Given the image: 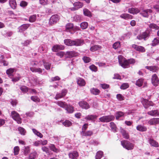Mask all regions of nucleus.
Listing matches in <instances>:
<instances>
[{"label":"nucleus","mask_w":159,"mask_h":159,"mask_svg":"<svg viewBox=\"0 0 159 159\" xmlns=\"http://www.w3.org/2000/svg\"><path fill=\"white\" fill-rule=\"evenodd\" d=\"M65 44L70 46H80L84 44V41L81 39H76L74 40L67 39L64 40Z\"/></svg>","instance_id":"f257e3e1"},{"label":"nucleus","mask_w":159,"mask_h":159,"mask_svg":"<svg viewBox=\"0 0 159 159\" xmlns=\"http://www.w3.org/2000/svg\"><path fill=\"white\" fill-rule=\"evenodd\" d=\"M118 58L120 65L123 68L127 67L129 66L128 60H125L122 55L119 56Z\"/></svg>","instance_id":"f03ea898"},{"label":"nucleus","mask_w":159,"mask_h":159,"mask_svg":"<svg viewBox=\"0 0 159 159\" xmlns=\"http://www.w3.org/2000/svg\"><path fill=\"white\" fill-rule=\"evenodd\" d=\"M121 143L123 148L128 150H132L134 147L133 144L126 140L122 141L121 142Z\"/></svg>","instance_id":"7ed1b4c3"},{"label":"nucleus","mask_w":159,"mask_h":159,"mask_svg":"<svg viewBox=\"0 0 159 159\" xmlns=\"http://www.w3.org/2000/svg\"><path fill=\"white\" fill-rule=\"evenodd\" d=\"M11 116L13 120L16 121L18 123L20 124L21 123V119L20 117L19 114L16 111H11Z\"/></svg>","instance_id":"20e7f679"},{"label":"nucleus","mask_w":159,"mask_h":159,"mask_svg":"<svg viewBox=\"0 0 159 159\" xmlns=\"http://www.w3.org/2000/svg\"><path fill=\"white\" fill-rule=\"evenodd\" d=\"M114 116L110 115L103 116L99 118L100 121L102 122H108L114 119Z\"/></svg>","instance_id":"39448f33"},{"label":"nucleus","mask_w":159,"mask_h":159,"mask_svg":"<svg viewBox=\"0 0 159 159\" xmlns=\"http://www.w3.org/2000/svg\"><path fill=\"white\" fill-rule=\"evenodd\" d=\"M149 34L150 33L149 31H146L138 35L137 38L139 40L144 39V40H145L148 37Z\"/></svg>","instance_id":"423d86ee"},{"label":"nucleus","mask_w":159,"mask_h":159,"mask_svg":"<svg viewBox=\"0 0 159 159\" xmlns=\"http://www.w3.org/2000/svg\"><path fill=\"white\" fill-rule=\"evenodd\" d=\"M60 17L58 15L56 14L53 15L50 17L49 21V24L52 25L57 23L59 20Z\"/></svg>","instance_id":"0eeeda50"},{"label":"nucleus","mask_w":159,"mask_h":159,"mask_svg":"<svg viewBox=\"0 0 159 159\" xmlns=\"http://www.w3.org/2000/svg\"><path fill=\"white\" fill-rule=\"evenodd\" d=\"M141 102L145 108H147L150 106H153L154 105V103L151 101H148V100L143 98L141 99Z\"/></svg>","instance_id":"6e6552de"},{"label":"nucleus","mask_w":159,"mask_h":159,"mask_svg":"<svg viewBox=\"0 0 159 159\" xmlns=\"http://www.w3.org/2000/svg\"><path fill=\"white\" fill-rule=\"evenodd\" d=\"M78 53L74 51H67L66 53L65 57L66 58H72L77 56Z\"/></svg>","instance_id":"1a4fd4ad"},{"label":"nucleus","mask_w":159,"mask_h":159,"mask_svg":"<svg viewBox=\"0 0 159 159\" xmlns=\"http://www.w3.org/2000/svg\"><path fill=\"white\" fill-rule=\"evenodd\" d=\"M132 47L133 48L137 51L142 52H145V49L142 46H138L134 44L132 45Z\"/></svg>","instance_id":"9d476101"},{"label":"nucleus","mask_w":159,"mask_h":159,"mask_svg":"<svg viewBox=\"0 0 159 159\" xmlns=\"http://www.w3.org/2000/svg\"><path fill=\"white\" fill-rule=\"evenodd\" d=\"M152 12V10L150 9L147 10H143L141 11L140 13L143 16L145 17H148L149 16V14Z\"/></svg>","instance_id":"9b49d317"},{"label":"nucleus","mask_w":159,"mask_h":159,"mask_svg":"<svg viewBox=\"0 0 159 159\" xmlns=\"http://www.w3.org/2000/svg\"><path fill=\"white\" fill-rule=\"evenodd\" d=\"M64 48V47L62 45L56 44L54 45L52 49V51L57 52L59 50H63Z\"/></svg>","instance_id":"f8f14e48"},{"label":"nucleus","mask_w":159,"mask_h":159,"mask_svg":"<svg viewBox=\"0 0 159 159\" xmlns=\"http://www.w3.org/2000/svg\"><path fill=\"white\" fill-rule=\"evenodd\" d=\"M148 123L150 125H155L159 124V118H153L150 120Z\"/></svg>","instance_id":"ddd939ff"},{"label":"nucleus","mask_w":159,"mask_h":159,"mask_svg":"<svg viewBox=\"0 0 159 159\" xmlns=\"http://www.w3.org/2000/svg\"><path fill=\"white\" fill-rule=\"evenodd\" d=\"M152 82L153 84L155 86H157L158 85L159 80L156 74L152 75Z\"/></svg>","instance_id":"4468645a"},{"label":"nucleus","mask_w":159,"mask_h":159,"mask_svg":"<svg viewBox=\"0 0 159 159\" xmlns=\"http://www.w3.org/2000/svg\"><path fill=\"white\" fill-rule=\"evenodd\" d=\"M80 106L82 108L86 109L89 108L90 106L89 104L86 102L81 101L79 103Z\"/></svg>","instance_id":"2eb2a0df"},{"label":"nucleus","mask_w":159,"mask_h":159,"mask_svg":"<svg viewBox=\"0 0 159 159\" xmlns=\"http://www.w3.org/2000/svg\"><path fill=\"white\" fill-rule=\"evenodd\" d=\"M68 155L69 157L71 159H77L79 156L78 153L75 151L69 153Z\"/></svg>","instance_id":"dca6fc26"},{"label":"nucleus","mask_w":159,"mask_h":159,"mask_svg":"<svg viewBox=\"0 0 159 159\" xmlns=\"http://www.w3.org/2000/svg\"><path fill=\"white\" fill-rule=\"evenodd\" d=\"M30 24H24L19 27V31L20 32H23L27 29L30 26Z\"/></svg>","instance_id":"f3484780"},{"label":"nucleus","mask_w":159,"mask_h":159,"mask_svg":"<svg viewBox=\"0 0 159 159\" xmlns=\"http://www.w3.org/2000/svg\"><path fill=\"white\" fill-rule=\"evenodd\" d=\"M120 17L126 20L131 19L133 18V16L129 14L124 13L121 15Z\"/></svg>","instance_id":"a211bd4d"},{"label":"nucleus","mask_w":159,"mask_h":159,"mask_svg":"<svg viewBox=\"0 0 159 159\" xmlns=\"http://www.w3.org/2000/svg\"><path fill=\"white\" fill-rule=\"evenodd\" d=\"M120 132L124 138L126 139H128L129 138V135L128 134L125 130L121 128Z\"/></svg>","instance_id":"6ab92c4d"},{"label":"nucleus","mask_w":159,"mask_h":159,"mask_svg":"<svg viewBox=\"0 0 159 159\" xmlns=\"http://www.w3.org/2000/svg\"><path fill=\"white\" fill-rule=\"evenodd\" d=\"M16 71V69L13 68H10L7 70L6 73L10 77H11L13 75L12 74L15 71Z\"/></svg>","instance_id":"aec40b11"},{"label":"nucleus","mask_w":159,"mask_h":159,"mask_svg":"<svg viewBox=\"0 0 159 159\" xmlns=\"http://www.w3.org/2000/svg\"><path fill=\"white\" fill-rule=\"evenodd\" d=\"M101 48L102 47L101 46L98 45H95L91 47L90 49L91 51L93 52L100 50Z\"/></svg>","instance_id":"412c9836"},{"label":"nucleus","mask_w":159,"mask_h":159,"mask_svg":"<svg viewBox=\"0 0 159 159\" xmlns=\"http://www.w3.org/2000/svg\"><path fill=\"white\" fill-rule=\"evenodd\" d=\"M139 12V10L136 8H129L128 9V12L133 14H137Z\"/></svg>","instance_id":"4be33fe9"},{"label":"nucleus","mask_w":159,"mask_h":159,"mask_svg":"<svg viewBox=\"0 0 159 159\" xmlns=\"http://www.w3.org/2000/svg\"><path fill=\"white\" fill-rule=\"evenodd\" d=\"M148 114L151 116H156L159 115V111L157 110H152L148 111Z\"/></svg>","instance_id":"5701e85b"},{"label":"nucleus","mask_w":159,"mask_h":159,"mask_svg":"<svg viewBox=\"0 0 159 159\" xmlns=\"http://www.w3.org/2000/svg\"><path fill=\"white\" fill-rule=\"evenodd\" d=\"M30 70L33 72H38L39 73H42L43 72V70L40 68H37L33 67H30Z\"/></svg>","instance_id":"b1692460"},{"label":"nucleus","mask_w":159,"mask_h":159,"mask_svg":"<svg viewBox=\"0 0 159 159\" xmlns=\"http://www.w3.org/2000/svg\"><path fill=\"white\" fill-rule=\"evenodd\" d=\"M149 142L151 146L155 147H158L159 146L158 143L156 141L152 139H150Z\"/></svg>","instance_id":"393cba45"},{"label":"nucleus","mask_w":159,"mask_h":159,"mask_svg":"<svg viewBox=\"0 0 159 159\" xmlns=\"http://www.w3.org/2000/svg\"><path fill=\"white\" fill-rule=\"evenodd\" d=\"M136 129L137 130L141 132L145 131L147 130V128L146 127L142 125H139L137 126Z\"/></svg>","instance_id":"a878e982"},{"label":"nucleus","mask_w":159,"mask_h":159,"mask_svg":"<svg viewBox=\"0 0 159 159\" xmlns=\"http://www.w3.org/2000/svg\"><path fill=\"white\" fill-rule=\"evenodd\" d=\"M77 84L81 86H83L85 85V82L84 80L80 78H78L77 80Z\"/></svg>","instance_id":"bb28decb"},{"label":"nucleus","mask_w":159,"mask_h":159,"mask_svg":"<svg viewBox=\"0 0 159 159\" xmlns=\"http://www.w3.org/2000/svg\"><path fill=\"white\" fill-rule=\"evenodd\" d=\"M65 110L68 113H72L74 111V107L70 105H67L65 107Z\"/></svg>","instance_id":"cd10ccee"},{"label":"nucleus","mask_w":159,"mask_h":159,"mask_svg":"<svg viewBox=\"0 0 159 159\" xmlns=\"http://www.w3.org/2000/svg\"><path fill=\"white\" fill-rule=\"evenodd\" d=\"M93 134V132L92 131L89 130L85 132L82 131L81 132V134L83 136H90Z\"/></svg>","instance_id":"c85d7f7f"},{"label":"nucleus","mask_w":159,"mask_h":159,"mask_svg":"<svg viewBox=\"0 0 159 159\" xmlns=\"http://www.w3.org/2000/svg\"><path fill=\"white\" fill-rule=\"evenodd\" d=\"M125 113L122 111H119L116 112V120H118L119 119L124 116Z\"/></svg>","instance_id":"c756f323"},{"label":"nucleus","mask_w":159,"mask_h":159,"mask_svg":"<svg viewBox=\"0 0 159 159\" xmlns=\"http://www.w3.org/2000/svg\"><path fill=\"white\" fill-rule=\"evenodd\" d=\"M73 29V25L72 23H69L66 25V30L67 31H70Z\"/></svg>","instance_id":"7c9ffc66"},{"label":"nucleus","mask_w":159,"mask_h":159,"mask_svg":"<svg viewBox=\"0 0 159 159\" xmlns=\"http://www.w3.org/2000/svg\"><path fill=\"white\" fill-rule=\"evenodd\" d=\"M145 68L153 72H155L157 70V67L155 66H146Z\"/></svg>","instance_id":"2f4dec72"},{"label":"nucleus","mask_w":159,"mask_h":159,"mask_svg":"<svg viewBox=\"0 0 159 159\" xmlns=\"http://www.w3.org/2000/svg\"><path fill=\"white\" fill-rule=\"evenodd\" d=\"M9 4L13 9H15L16 6V3L15 0H9Z\"/></svg>","instance_id":"473e14b6"},{"label":"nucleus","mask_w":159,"mask_h":159,"mask_svg":"<svg viewBox=\"0 0 159 159\" xmlns=\"http://www.w3.org/2000/svg\"><path fill=\"white\" fill-rule=\"evenodd\" d=\"M91 93L94 95H98L100 93V91L98 89L96 88H93L90 90Z\"/></svg>","instance_id":"72a5a7b5"},{"label":"nucleus","mask_w":159,"mask_h":159,"mask_svg":"<svg viewBox=\"0 0 159 159\" xmlns=\"http://www.w3.org/2000/svg\"><path fill=\"white\" fill-rule=\"evenodd\" d=\"M23 152L25 156H27L30 151V148L29 146H25L23 149Z\"/></svg>","instance_id":"f704fd0d"},{"label":"nucleus","mask_w":159,"mask_h":159,"mask_svg":"<svg viewBox=\"0 0 159 159\" xmlns=\"http://www.w3.org/2000/svg\"><path fill=\"white\" fill-rule=\"evenodd\" d=\"M98 117V116L94 115H88L86 116L85 119L87 120H93L96 119Z\"/></svg>","instance_id":"c9c22d12"},{"label":"nucleus","mask_w":159,"mask_h":159,"mask_svg":"<svg viewBox=\"0 0 159 159\" xmlns=\"http://www.w3.org/2000/svg\"><path fill=\"white\" fill-rule=\"evenodd\" d=\"M83 5L82 3L80 2H76L74 3V6L77 9L82 7Z\"/></svg>","instance_id":"e433bc0d"},{"label":"nucleus","mask_w":159,"mask_h":159,"mask_svg":"<svg viewBox=\"0 0 159 159\" xmlns=\"http://www.w3.org/2000/svg\"><path fill=\"white\" fill-rule=\"evenodd\" d=\"M37 157V153L36 152H33L30 153L29 159H35Z\"/></svg>","instance_id":"4c0bfd02"},{"label":"nucleus","mask_w":159,"mask_h":159,"mask_svg":"<svg viewBox=\"0 0 159 159\" xmlns=\"http://www.w3.org/2000/svg\"><path fill=\"white\" fill-rule=\"evenodd\" d=\"M84 14L86 16L90 17L91 16L90 11L88 9L85 8L83 9Z\"/></svg>","instance_id":"58836bf2"},{"label":"nucleus","mask_w":159,"mask_h":159,"mask_svg":"<svg viewBox=\"0 0 159 159\" xmlns=\"http://www.w3.org/2000/svg\"><path fill=\"white\" fill-rule=\"evenodd\" d=\"M56 103L60 107L63 108H65L67 104L65 102L62 101H58Z\"/></svg>","instance_id":"ea45409f"},{"label":"nucleus","mask_w":159,"mask_h":159,"mask_svg":"<svg viewBox=\"0 0 159 159\" xmlns=\"http://www.w3.org/2000/svg\"><path fill=\"white\" fill-rule=\"evenodd\" d=\"M103 155V152L102 151H98L96 153V159H100Z\"/></svg>","instance_id":"a19ab883"},{"label":"nucleus","mask_w":159,"mask_h":159,"mask_svg":"<svg viewBox=\"0 0 159 159\" xmlns=\"http://www.w3.org/2000/svg\"><path fill=\"white\" fill-rule=\"evenodd\" d=\"M80 25L81 29L83 30H84L88 27V24L86 22H83L81 23Z\"/></svg>","instance_id":"79ce46f5"},{"label":"nucleus","mask_w":159,"mask_h":159,"mask_svg":"<svg viewBox=\"0 0 159 159\" xmlns=\"http://www.w3.org/2000/svg\"><path fill=\"white\" fill-rule=\"evenodd\" d=\"M49 147L51 150L55 152H59V150L55 147L54 145L53 144H50Z\"/></svg>","instance_id":"37998d69"},{"label":"nucleus","mask_w":159,"mask_h":159,"mask_svg":"<svg viewBox=\"0 0 159 159\" xmlns=\"http://www.w3.org/2000/svg\"><path fill=\"white\" fill-rule=\"evenodd\" d=\"M82 19V17L81 16L76 15L73 17V20L75 21H80Z\"/></svg>","instance_id":"c03bdc74"},{"label":"nucleus","mask_w":159,"mask_h":159,"mask_svg":"<svg viewBox=\"0 0 159 159\" xmlns=\"http://www.w3.org/2000/svg\"><path fill=\"white\" fill-rule=\"evenodd\" d=\"M36 19V15H33L30 16L29 18V21L30 22H34Z\"/></svg>","instance_id":"a18cd8bd"},{"label":"nucleus","mask_w":159,"mask_h":159,"mask_svg":"<svg viewBox=\"0 0 159 159\" xmlns=\"http://www.w3.org/2000/svg\"><path fill=\"white\" fill-rule=\"evenodd\" d=\"M159 44V38H156L154 39L152 42V45L155 46Z\"/></svg>","instance_id":"49530a36"},{"label":"nucleus","mask_w":159,"mask_h":159,"mask_svg":"<svg viewBox=\"0 0 159 159\" xmlns=\"http://www.w3.org/2000/svg\"><path fill=\"white\" fill-rule=\"evenodd\" d=\"M32 130L34 133L37 135L40 138H42L43 137V135L39 132L37 131L35 129H33Z\"/></svg>","instance_id":"de8ad7c7"},{"label":"nucleus","mask_w":159,"mask_h":159,"mask_svg":"<svg viewBox=\"0 0 159 159\" xmlns=\"http://www.w3.org/2000/svg\"><path fill=\"white\" fill-rule=\"evenodd\" d=\"M110 125L112 130L114 132L116 131V127L115 124L113 122H111L110 123Z\"/></svg>","instance_id":"09e8293b"},{"label":"nucleus","mask_w":159,"mask_h":159,"mask_svg":"<svg viewBox=\"0 0 159 159\" xmlns=\"http://www.w3.org/2000/svg\"><path fill=\"white\" fill-rule=\"evenodd\" d=\"M62 124L66 127H69L72 125V123L68 120H66L63 122Z\"/></svg>","instance_id":"8fccbe9b"},{"label":"nucleus","mask_w":159,"mask_h":159,"mask_svg":"<svg viewBox=\"0 0 159 159\" xmlns=\"http://www.w3.org/2000/svg\"><path fill=\"white\" fill-rule=\"evenodd\" d=\"M143 80L142 79H139L136 82V85L139 87L142 86L143 82Z\"/></svg>","instance_id":"3c124183"},{"label":"nucleus","mask_w":159,"mask_h":159,"mask_svg":"<svg viewBox=\"0 0 159 159\" xmlns=\"http://www.w3.org/2000/svg\"><path fill=\"white\" fill-rule=\"evenodd\" d=\"M18 130L20 133L22 135H25L26 133V131L24 129L21 127H19L18 128Z\"/></svg>","instance_id":"603ef678"},{"label":"nucleus","mask_w":159,"mask_h":159,"mask_svg":"<svg viewBox=\"0 0 159 159\" xmlns=\"http://www.w3.org/2000/svg\"><path fill=\"white\" fill-rule=\"evenodd\" d=\"M149 27L152 29H154L155 30H158L159 29V27L157 25L154 24H150L149 25Z\"/></svg>","instance_id":"864d4df0"},{"label":"nucleus","mask_w":159,"mask_h":159,"mask_svg":"<svg viewBox=\"0 0 159 159\" xmlns=\"http://www.w3.org/2000/svg\"><path fill=\"white\" fill-rule=\"evenodd\" d=\"M20 151V148L18 146H16L14 148V153L15 155H17Z\"/></svg>","instance_id":"5fc2aeb1"},{"label":"nucleus","mask_w":159,"mask_h":159,"mask_svg":"<svg viewBox=\"0 0 159 159\" xmlns=\"http://www.w3.org/2000/svg\"><path fill=\"white\" fill-rule=\"evenodd\" d=\"M120 43L119 42H116L113 45V48L115 49H116L119 48L120 46Z\"/></svg>","instance_id":"6e6d98bb"},{"label":"nucleus","mask_w":159,"mask_h":159,"mask_svg":"<svg viewBox=\"0 0 159 159\" xmlns=\"http://www.w3.org/2000/svg\"><path fill=\"white\" fill-rule=\"evenodd\" d=\"M129 87V85L128 83H125L123 84L120 86V89H125Z\"/></svg>","instance_id":"4d7b16f0"},{"label":"nucleus","mask_w":159,"mask_h":159,"mask_svg":"<svg viewBox=\"0 0 159 159\" xmlns=\"http://www.w3.org/2000/svg\"><path fill=\"white\" fill-rule=\"evenodd\" d=\"M20 89L21 90L22 92H24V93L27 92L28 90V88L27 87L25 86H21L20 87Z\"/></svg>","instance_id":"13d9d810"},{"label":"nucleus","mask_w":159,"mask_h":159,"mask_svg":"<svg viewBox=\"0 0 159 159\" xmlns=\"http://www.w3.org/2000/svg\"><path fill=\"white\" fill-rule=\"evenodd\" d=\"M31 99L32 101L35 102H39L40 101L39 98L36 96H31Z\"/></svg>","instance_id":"bf43d9fd"},{"label":"nucleus","mask_w":159,"mask_h":159,"mask_svg":"<svg viewBox=\"0 0 159 159\" xmlns=\"http://www.w3.org/2000/svg\"><path fill=\"white\" fill-rule=\"evenodd\" d=\"M65 54L66 53L62 51L60 52L56 53L57 55L59 56L61 58L63 57L64 56H65Z\"/></svg>","instance_id":"052dcab7"},{"label":"nucleus","mask_w":159,"mask_h":159,"mask_svg":"<svg viewBox=\"0 0 159 159\" xmlns=\"http://www.w3.org/2000/svg\"><path fill=\"white\" fill-rule=\"evenodd\" d=\"M39 2L42 5H45L48 4V0H39Z\"/></svg>","instance_id":"680f3d73"},{"label":"nucleus","mask_w":159,"mask_h":159,"mask_svg":"<svg viewBox=\"0 0 159 159\" xmlns=\"http://www.w3.org/2000/svg\"><path fill=\"white\" fill-rule=\"evenodd\" d=\"M51 64L49 63H46L44 64V66L45 68L48 70L50 68Z\"/></svg>","instance_id":"e2e57ef3"},{"label":"nucleus","mask_w":159,"mask_h":159,"mask_svg":"<svg viewBox=\"0 0 159 159\" xmlns=\"http://www.w3.org/2000/svg\"><path fill=\"white\" fill-rule=\"evenodd\" d=\"M89 68L91 70L94 71H97V67L94 65H93L89 66Z\"/></svg>","instance_id":"0e129e2a"},{"label":"nucleus","mask_w":159,"mask_h":159,"mask_svg":"<svg viewBox=\"0 0 159 159\" xmlns=\"http://www.w3.org/2000/svg\"><path fill=\"white\" fill-rule=\"evenodd\" d=\"M28 3L25 1H21L20 3V5L22 7H25L27 6Z\"/></svg>","instance_id":"69168bd1"},{"label":"nucleus","mask_w":159,"mask_h":159,"mask_svg":"<svg viewBox=\"0 0 159 159\" xmlns=\"http://www.w3.org/2000/svg\"><path fill=\"white\" fill-rule=\"evenodd\" d=\"M116 97L117 99L120 101H122L124 99L123 96L121 94H117Z\"/></svg>","instance_id":"338daca9"},{"label":"nucleus","mask_w":159,"mask_h":159,"mask_svg":"<svg viewBox=\"0 0 159 159\" xmlns=\"http://www.w3.org/2000/svg\"><path fill=\"white\" fill-rule=\"evenodd\" d=\"M83 60L84 61L85 63H88L90 61V59L89 57H84L83 58Z\"/></svg>","instance_id":"774afa93"}]
</instances>
